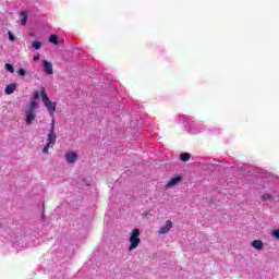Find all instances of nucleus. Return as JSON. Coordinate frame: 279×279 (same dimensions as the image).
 Returning <instances> with one entry per match:
<instances>
[{
  "label": "nucleus",
  "instance_id": "obj_22",
  "mask_svg": "<svg viewBox=\"0 0 279 279\" xmlns=\"http://www.w3.org/2000/svg\"><path fill=\"white\" fill-rule=\"evenodd\" d=\"M40 98V93H35L32 100L36 101V99H39Z\"/></svg>",
  "mask_w": 279,
  "mask_h": 279
},
{
  "label": "nucleus",
  "instance_id": "obj_13",
  "mask_svg": "<svg viewBox=\"0 0 279 279\" xmlns=\"http://www.w3.org/2000/svg\"><path fill=\"white\" fill-rule=\"evenodd\" d=\"M36 108H38V102H36V100H31L29 108L27 110L35 112Z\"/></svg>",
  "mask_w": 279,
  "mask_h": 279
},
{
  "label": "nucleus",
  "instance_id": "obj_1",
  "mask_svg": "<svg viewBox=\"0 0 279 279\" xmlns=\"http://www.w3.org/2000/svg\"><path fill=\"white\" fill-rule=\"evenodd\" d=\"M129 241L131 243L129 246V252H133V250H136V247L141 245V230L133 229Z\"/></svg>",
  "mask_w": 279,
  "mask_h": 279
},
{
  "label": "nucleus",
  "instance_id": "obj_5",
  "mask_svg": "<svg viewBox=\"0 0 279 279\" xmlns=\"http://www.w3.org/2000/svg\"><path fill=\"white\" fill-rule=\"evenodd\" d=\"M43 64L47 75H53V64L47 60H44Z\"/></svg>",
  "mask_w": 279,
  "mask_h": 279
},
{
  "label": "nucleus",
  "instance_id": "obj_11",
  "mask_svg": "<svg viewBox=\"0 0 279 279\" xmlns=\"http://www.w3.org/2000/svg\"><path fill=\"white\" fill-rule=\"evenodd\" d=\"M40 96L44 104H47L48 101H50L49 96H47V89L45 87L40 88Z\"/></svg>",
  "mask_w": 279,
  "mask_h": 279
},
{
  "label": "nucleus",
  "instance_id": "obj_6",
  "mask_svg": "<svg viewBox=\"0 0 279 279\" xmlns=\"http://www.w3.org/2000/svg\"><path fill=\"white\" fill-rule=\"evenodd\" d=\"M44 106L47 108L50 117H53V112H56V108H57L56 102L48 100V102L44 104Z\"/></svg>",
  "mask_w": 279,
  "mask_h": 279
},
{
  "label": "nucleus",
  "instance_id": "obj_10",
  "mask_svg": "<svg viewBox=\"0 0 279 279\" xmlns=\"http://www.w3.org/2000/svg\"><path fill=\"white\" fill-rule=\"evenodd\" d=\"M252 247H254L255 250H263L265 247V243H263V241L260 240H254L252 242Z\"/></svg>",
  "mask_w": 279,
  "mask_h": 279
},
{
  "label": "nucleus",
  "instance_id": "obj_8",
  "mask_svg": "<svg viewBox=\"0 0 279 279\" xmlns=\"http://www.w3.org/2000/svg\"><path fill=\"white\" fill-rule=\"evenodd\" d=\"M57 138H58V135H56V133H49L47 137V144L53 147L56 145Z\"/></svg>",
  "mask_w": 279,
  "mask_h": 279
},
{
  "label": "nucleus",
  "instance_id": "obj_3",
  "mask_svg": "<svg viewBox=\"0 0 279 279\" xmlns=\"http://www.w3.org/2000/svg\"><path fill=\"white\" fill-rule=\"evenodd\" d=\"M65 160L69 165H75V162H77V155L75 151H69L65 154Z\"/></svg>",
  "mask_w": 279,
  "mask_h": 279
},
{
  "label": "nucleus",
  "instance_id": "obj_7",
  "mask_svg": "<svg viewBox=\"0 0 279 279\" xmlns=\"http://www.w3.org/2000/svg\"><path fill=\"white\" fill-rule=\"evenodd\" d=\"M180 182H182V178L180 175L174 177V178H172L168 181L167 187L171 189L172 186H175L177 184H180Z\"/></svg>",
  "mask_w": 279,
  "mask_h": 279
},
{
  "label": "nucleus",
  "instance_id": "obj_17",
  "mask_svg": "<svg viewBox=\"0 0 279 279\" xmlns=\"http://www.w3.org/2000/svg\"><path fill=\"white\" fill-rule=\"evenodd\" d=\"M49 134H56V119L52 118V123L50 126V132Z\"/></svg>",
  "mask_w": 279,
  "mask_h": 279
},
{
  "label": "nucleus",
  "instance_id": "obj_16",
  "mask_svg": "<svg viewBox=\"0 0 279 279\" xmlns=\"http://www.w3.org/2000/svg\"><path fill=\"white\" fill-rule=\"evenodd\" d=\"M4 69L7 71H9V73H14V65L10 64V63H5L4 64Z\"/></svg>",
  "mask_w": 279,
  "mask_h": 279
},
{
  "label": "nucleus",
  "instance_id": "obj_18",
  "mask_svg": "<svg viewBox=\"0 0 279 279\" xmlns=\"http://www.w3.org/2000/svg\"><path fill=\"white\" fill-rule=\"evenodd\" d=\"M32 46H33L36 50H38V49H40V47H43V44H41L40 41H38V40H35V41H33Z\"/></svg>",
  "mask_w": 279,
  "mask_h": 279
},
{
  "label": "nucleus",
  "instance_id": "obj_23",
  "mask_svg": "<svg viewBox=\"0 0 279 279\" xmlns=\"http://www.w3.org/2000/svg\"><path fill=\"white\" fill-rule=\"evenodd\" d=\"M8 34H9V40H11L12 43H14L15 37H14V35L12 34V32H9Z\"/></svg>",
  "mask_w": 279,
  "mask_h": 279
},
{
  "label": "nucleus",
  "instance_id": "obj_4",
  "mask_svg": "<svg viewBox=\"0 0 279 279\" xmlns=\"http://www.w3.org/2000/svg\"><path fill=\"white\" fill-rule=\"evenodd\" d=\"M171 228H173V222L171 220H167L166 225L159 229V234H167Z\"/></svg>",
  "mask_w": 279,
  "mask_h": 279
},
{
  "label": "nucleus",
  "instance_id": "obj_14",
  "mask_svg": "<svg viewBox=\"0 0 279 279\" xmlns=\"http://www.w3.org/2000/svg\"><path fill=\"white\" fill-rule=\"evenodd\" d=\"M180 158L183 162H189L191 160V154L189 153L181 154Z\"/></svg>",
  "mask_w": 279,
  "mask_h": 279
},
{
  "label": "nucleus",
  "instance_id": "obj_20",
  "mask_svg": "<svg viewBox=\"0 0 279 279\" xmlns=\"http://www.w3.org/2000/svg\"><path fill=\"white\" fill-rule=\"evenodd\" d=\"M49 147H53V146H51V144H46L44 146L43 154H49Z\"/></svg>",
  "mask_w": 279,
  "mask_h": 279
},
{
  "label": "nucleus",
  "instance_id": "obj_2",
  "mask_svg": "<svg viewBox=\"0 0 279 279\" xmlns=\"http://www.w3.org/2000/svg\"><path fill=\"white\" fill-rule=\"evenodd\" d=\"M25 114H26V118H25L26 125H32V123L36 121V112L26 110Z\"/></svg>",
  "mask_w": 279,
  "mask_h": 279
},
{
  "label": "nucleus",
  "instance_id": "obj_24",
  "mask_svg": "<svg viewBox=\"0 0 279 279\" xmlns=\"http://www.w3.org/2000/svg\"><path fill=\"white\" fill-rule=\"evenodd\" d=\"M34 62H38V60H40V54H37L33 58Z\"/></svg>",
  "mask_w": 279,
  "mask_h": 279
},
{
  "label": "nucleus",
  "instance_id": "obj_21",
  "mask_svg": "<svg viewBox=\"0 0 279 279\" xmlns=\"http://www.w3.org/2000/svg\"><path fill=\"white\" fill-rule=\"evenodd\" d=\"M274 239H279V229L272 231Z\"/></svg>",
  "mask_w": 279,
  "mask_h": 279
},
{
  "label": "nucleus",
  "instance_id": "obj_12",
  "mask_svg": "<svg viewBox=\"0 0 279 279\" xmlns=\"http://www.w3.org/2000/svg\"><path fill=\"white\" fill-rule=\"evenodd\" d=\"M20 16H22L21 25H27V19H29L27 11H22Z\"/></svg>",
  "mask_w": 279,
  "mask_h": 279
},
{
  "label": "nucleus",
  "instance_id": "obj_9",
  "mask_svg": "<svg viewBox=\"0 0 279 279\" xmlns=\"http://www.w3.org/2000/svg\"><path fill=\"white\" fill-rule=\"evenodd\" d=\"M14 90H16V84L12 83V84L7 85V87L4 89V94L12 95V93H14Z\"/></svg>",
  "mask_w": 279,
  "mask_h": 279
},
{
  "label": "nucleus",
  "instance_id": "obj_25",
  "mask_svg": "<svg viewBox=\"0 0 279 279\" xmlns=\"http://www.w3.org/2000/svg\"><path fill=\"white\" fill-rule=\"evenodd\" d=\"M271 196H269V195H265L264 196V199H269Z\"/></svg>",
  "mask_w": 279,
  "mask_h": 279
},
{
  "label": "nucleus",
  "instance_id": "obj_19",
  "mask_svg": "<svg viewBox=\"0 0 279 279\" xmlns=\"http://www.w3.org/2000/svg\"><path fill=\"white\" fill-rule=\"evenodd\" d=\"M17 74H19L21 77H25V75H27V72L25 71V69L21 68V69L17 71Z\"/></svg>",
  "mask_w": 279,
  "mask_h": 279
},
{
  "label": "nucleus",
  "instance_id": "obj_15",
  "mask_svg": "<svg viewBox=\"0 0 279 279\" xmlns=\"http://www.w3.org/2000/svg\"><path fill=\"white\" fill-rule=\"evenodd\" d=\"M49 43H51L52 45H58V35H50L49 37Z\"/></svg>",
  "mask_w": 279,
  "mask_h": 279
}]
</instances>
